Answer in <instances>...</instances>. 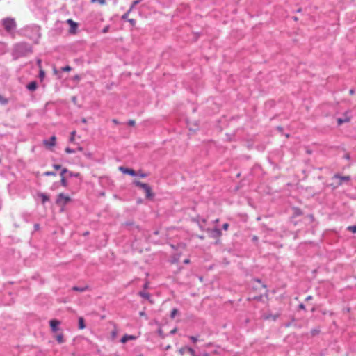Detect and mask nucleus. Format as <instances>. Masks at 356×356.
Wrapping results in <instances>:
<instances>
[{"instance_id": "23", "label": "nucleus", "mask_w": 356, "mask_h": 356, "mask_svg": "<svg viewBox=\"0 0 356 356\" xmlns=\"http://www.w3.org/2000/svg\"><path fill=\"white\" fill-rule=\"evenodd\" d=\"M134 184L136 186L140 187V188H142V189H143V188L145 186V185H146L147 184L143 183V182H141V181H134Z\"/></svg>"}, {"instance_id": "44", "label": "nucleus", "mask_w": 356, "mask_h": 356, "mask_svg": "<svg viewBox=\"0 0 356 356\" xmlns=\"http://www.w3.org/2000/svg\"><path fill=\"white\" fill-rule=\"evenodd\" d=\"M109 29H110L109 26H105V27L102 29V33H107V32L108 31Z\"/></svg>"}, {"instance_id": "41", "label": "nucleus", "mask_w": 356, "mask_h": 356, "mask_svg": "<svg viewBox=\"0 0 356 356\" xmlns=\"http://www.w3.org/2000/svg\"><path fill=\"white\" fill-rule=\"evenodd\" d=\"M343 159H346V160H350V154L349 153H346L343 156Z\"/></svg>"}, {"instance_id": "56", "label": "nucleus", "mask_w": 356, "mask_h": 356, "mask_svg": "<svg viewBox=\"0 0 356 356\" xmlns=\"http://www.w3.org/2000/svg\"><path fill=\"white\" fill-rule=\"evenodd\" d=\"M78 150L79 151H82L83 150V147H78Z\"/></svg>"}, {"instance_id": "40", "label": "nucleus", "mask_w": 356, "mask_h": 356, "mask_svg": "<svg viewBox=\"0 0 356 356\" xmlns=\"http://www.w3.org/2000/svg\"><path fill=\"white\" fill-rule=\"evenodd\" d=\"M229 223H227V222H225V223H224V224L222 225V229H223L224 230H227V229H228V228H229Z\"/></svg>"}, {"instance_id": "26", "label": "nucleus", "mask_w": 356, "mask_h": 356, "mask_svg": "<svg viewBox=\"0 0 356 356\" xmlns=\"http://www.w3.org/2000/svg\"><path fill=\"white\" fill-rule=\"evenodd\" d=\"M6 52V45L3 42H0V55Z\"/></svg>"}, {"instance_id": "27", "label": "nucleus", "mask_w": 356, "mask_h": 356, "mask_svg": "<svg viewBox=\"0 0 356 356\" xmlns=\"http://www.w3.org/2000/svg\"><path fill=\"white\" fill-rule=\"evenodd\" d=\"M44 76H45L44 71L42 69L40 68V72H39L38 77L40 78V79L41 81H42L43 79L44 78Z\"/></svg>"}, {"instance_id": "1", "label": "nucleus", "mask_w": 356, "mask_h": 356, "mask_svg": "<svg viewBox=\"0 0 356 356\" xmlns=\"http://www.w3.org/2000/svg\"><path fill=\"white\" fill-rule=\"evenodd\" d=\"M21 33L23 36L33 41L35 44L38 43L42 35L40 26L34 24L24 26L21 29Z\"/></svg>"}, {"instance_id": "59", "label": "nucleus", "mask_w": 356, "mask_h": 356, "mask_svg": "<svg viewBox=\"0 0 356 356\" xmlns=\"http://www.w3.org/2000/svg\"><path fill=\"white\" fill-rule=\"evenodd\" d=\"M82 122H86V119H83V120H82Z\"/></svg>"}, {"instance_id": "25", "label": "nucleus", "mask_w": 356, "mask_h": 356, "mask_svg": "<svg viewBox=\"0 0 356 356\" xmlns=\"http://www.w3.org/2000/svg\"><path fill=\"white\" fill-rule=\"evenodd\" d=\"M8 103V99L0 95V104L2 105H6Z\"/></svg>"}, {"instance_id": "9", "label": "nucleus", "mask_w": 356, "mask_h": 356, "mask_svg": "<svg viewBox=\"0 0 356 356\" xmlns=\"http://www.w3.org/2000/svg\"><path fill=\"white\" fill-rule=\"evenodd\" d=\"M143 190L145 192L146 198L152 199L154 197V194L152 193V188L149 184H147Z\"/></svg>"}, {"instance_id": "20", "label": "nucleus", "mask_w": 356, "mask_h": 356, "mask_svg": "<svg viewBox=\"0 0 356 356\" xmlns=\"http://www.w3.org/2000/svg\"><path fill=\"white\" fill-rule=\"evenodd\" d=\"M56 339L59 343H63L65 341L63 334L62 333L57 334Z\"/></svg>"}, {"instance_id": "31", "label": "nucleus", "mask_w": 356, "mask_h": 356, "mask_svg": "<svg viewBox=\"0 0 356 356\" xmlns=\"http://www.w3.org/2000/svg\"><path fill=\"white\" fill-rule=\"evenodd\" d=\"M177 314H178V309L175 308L171 312L170 317L172 318H174Z\"/></svg>"}, {"instance_id": "22", "label": "nucleus", "mask_w": 356, "mask_h": 356, "mask_svg": "<svg viewBox=\"0 0 356 356\" xmlns=\"http://www.w3.org/2000/svg\"><path fill=\"white\" fill-rule=\"evenodd\" d=\"M67 174L69 177H79L81 175L79 172H74L69 170L67 172Z\"/></svg>"}, {"instance_id": "17", "label": "nucleus", "mask_w": 356, "mask_h": 356, "mask_svg": "<svg viewBox=\"0 0 356 356\" xmlns=\"http://www.w3.org/2000/svg\"><path fill=\"white\" fill-rule=\"evenodd\" d=\"M86 327V325L84 323V319L83 317L79 318V328L83 330Z\"/></svg>"}, {"instance_id": "5", "label": "nucleus", "mask_w": 356, "mask_h": 356, "mask_svg": "<svg viewBox=\"0 0 356 356\" xmlns=\"http://www.w3.org/2000/svg\"><path fill=\"white\" fill-rule=\"evenodd\" d=\"M70 201L71 198L68 195L61 193L58 195L56 200V203L60 206H65Z\"/></svg>"}, {"instance_id": "28", "label": "nucleus", "mask_w": 356, "mask_h": 356, "mask_svg": "<svg viewBox=\"0 0 356 356\" xmlns=\"http://www.w3.org/2000/svg\"><path fill=\"white\" fill-rule=\"evenodd\" d=\"M131 13V11H129V10H128L127 11V13H125L122 16V17H121V18H122V20H127V21H128V19H129L128 18V16H129V13Z\"/></svg>"}, {"instance_id": "2", "label": "nucleus", "mask_w": 356, "mask_h": 356, "mask_svg": "<svg viewBox=\"0 0 356 356\" xmlns=\"http://www.w3.org/2000/svg\"><path fill=\"white\" fill-rule=\"evenodd\" d=\"M33 52L32 46L26 42H20L15 44L12 49V56L14 59L26 56Z\"/></svg>"}, {"instance_id": "58", "label": "nucleus", "mask_w": 356, "mask_h": 356, "mask_svg": "<svg viewBox=\"0 0 356 356\" xmlns=\"http://www.w3.org/2000/svg\"><path fill=\"white\" fill-rule=\"evenodd\" d=\"M169 348H170V345L166 347V349H169Z\"/></svg>"}, {"instance_id": "19", "label": "nucleus", "mask_w": 356, "mask_h": 356, "mask_svg": "<svg viewBox=\"0 0 356 356\" xmlns=\"http://www.w3.org/2000/svg\"><path fill=\"white\" fill-rule=\"evenodd\" d=\"M138 295H139L140 296H141L142 298H145V299H147V300H150V295H149V293H147V292H145V291H140V292L138 293Z\"/></svg>"}, {"instance_id": "42", "label": "nucleus", "mask_w": 356, "mask_h": 356, "mask_svg": "<svg viewBox=\"0 0 356 356\" xmlns=\"http://www.w3.org/2000/svg\"><path fill=\"white\" fill-rule=\"evenodd\" d=\"M127 124L129 125V126H134L136 122L134 120H129L127 122Z\"/></svg>"}, {"instance_id": "30", "label": "nucleus", "mask_w": 356, "mask_h": 356, "mask_svg": "<svg viewBox=\"0 0 356 356\" xmlns=\"http://www.w3.org/2000/svg\"><path fill=\"white\" fill-rule=\"evenodd\" d=\"M44 175L47 176V177H49V176H56V173L55 172H53V171H47V172H44Z\"/></svg>"}, {"instance_id": "32", "label": "nucleus", "mask_w": 356, "mask_h": 356, "mask_svg": "<svg viewBox=\"0 0 356 356\" xmlns=\"http://www.w3.org/2000/svg\"><path fill=\"white\" fill-rule=\"evenodd\" d=\"M67 172H68L67 168H62V170L60 172V177H65V174L67 173Z\"/></svg>"}, {"instance_id": "11", "label": "nucleus", "mask_w": 356, "mask_h": 356, "mask_svg": "<svg viewBox=\"0 0 356 356\" xmlns=\"http://www.w3.org/2000/svg\"><path fill=\"white\" fill-rule=\"evenodd\" d=\"M56 136H52L49 140H44V144L47 147H54L56 144Z\"/></svg>"}, {"instance_id": "48", "label": "nucleus", "mask_w": 356, "mask_h": 356, "mask_svg": "<svg viewBox=\"0 0 356 356\" xmlns=\"http://www.w3.org/2000/svg\"><path fill=\"white\" fill-rule=\"evenodd\" d=\"M139 314H140V316H145V313L143 311L140 312Z\"/></svg>"}, {"instance_id": "12", "label": "nucleus", "mask_w": 356, "mask_h": 356, "mask_svg": "<svg viewBox=\"0 0 356 356\" xmlns=\"http://www.w3.org/2000/svg\"><path fill=\"white\" fill-rule=\"evenodd\" d=\"M26 88L29 91L33 92L38 88V83L36 81H31L26 85Z\"/></svg>"}, {"instance_id": "6", "label": "nucleus", "mask_w": 356, "mask_h": 356, "mask_svg": "<svg viewBox=\"0 0 356 356\" xmlns=\"http://www.w3.org/2000/svg\"><path fill=\"white\" fill-rule=\"evenodd\" d=\"M208 233L209 234V236L213 238H218L222 235L221 230L216 227L209 229Z\"/></svg>"}, {"instance_id": "46", "label": "nucleus", "mask_w": 356, "mask_h": 356, "mask_svg": "<svg viewBox=\"0 0 356 356\" xmlns=\"http://www.w3.org/2000/svg\"><path fill=\"white\" fill-rule=\"evenodd\" d=\"M147 176V175L145 174V173H140V177H142V178L146 177Z\"/></svg>"}, {"instance_id": "57", "label": "nucleus", "mask_w": 356, "mask_h": 356, "mask_svg": "<svg viewBox=\"0 0 356 356\" xmlns=\"http://www.w3.org/2000/svg\"><path fill=\"white\" fill-rule=\"evenodd\" d=\"M113 122L114 123H115V124H117V123H118V122H117V120H113Z\"/></svg>"}, {"instance_id": "37", "label": "nucleus", "mask_w": 356, "mask_h": 356, "mask_svg": "<svg viewBox=\"0 0 356 356\" xmlns=\"http://www.w3.org/2000/svg\"><path fill=\"white\" fill-rule=\"evenodd\" d=\"M92 3L99 2L100 4L104 5L106 3V0H91Z\"/></svg>"}, {"instance_id": "33", "label": "nucleus", "mask_w": 356, "mask_h": 356, "mask_svg": "<svg viewBox=\"0 0 356 356\" xmlns=\"http://www.w3.org/2000/svg\"><path fill=\"white\" fill-rule=\"evenodd\" d=\"M61 70L63 72H70V71L72 70V67L70 66H69V65H67V66L63 67L61 68Z\"/></svg>"}, {"instance_id": "62", "label": "nucleus", "mask_w": 356, "mask_h": 356, "mask_svg": "<svg viewBox=\"0 0 356 356\" xmlns=\"http://www.w3.org/2000/svg\"><path fill=\"white\" fill-rule=\"evenodd\" d=\"M253 239H254V240H257V237H256V236H254Z\"/></svg>"}, {"instance_id": "50", "label": "nucleus", "mask_w": 356, "mask_h": 356, "mask_svg": "<svg viewBox=\"0 0 356 356\" xmlns=\"http://www.w3.org/2000/svg\"><path fill=\"white\" fill-rule=\"evenodd\" d=\"M176 332H177V329H173L172 330L170 331V334H174L176 333Z\"/></svg>"}, {"instance_id": "53", "label": "nucleus", "mask_w": 356, "mask_h": 356, "mask_svg": "<svg viewBox=\"0 0 356 356\" xmlns=\"http://www.w3.org/2000/svg\"><path fill=\"white\" fill-rule=\"evenodd\" d=\"M39 227H40V226H39V225H38V224H35V225H34L35 229H39Z\"/></svg>"}, {"instance_id": "4", "label": "nucleus", "mask_w": 356, "mask_h": 356, "mask_svg": "<svg viewBox=\"0 0 356 356\" xmlns=\"http://www.w3.org/2000/svg\"><path fill=\"white\" fill-rule=\"evenodd\" d=\"M333 180H337V181L335 184H332V186H333L334 188H336L339 187V186L342 185L343 181H349L350 180V176H342L339 174H334V176L332 178Z\"/></svg>"}, {"instance_id": "51", "label": "nucleus", "mask_w": 356, "mask_h": 356, "mask_svg": "<svg viewBox=\"0 0 356 356\" xmlns=\"http://www.w3.org/2000/svg\"><path fill=\"white\" fill-rule=\"evenodd\" d=\"M125 225H127V226H130V225H133V222H127L125 223Z\"/></svg>"}, {"instance_id": "15", "label": "nucleus", "mask_w": 356, "mask_h": 356, "mask_svg": "<svg viewBox=\"0 0 356 356\" xmlns=\"http://www.w3.org/2000/svg\"><path fill=\"white\" fill-rule=\"evenodd\" d=\"M88 289V286H73L72 287V290L73 291H79V292H84V291H87Z\"/></svg>"}, {"instance_id": "21", "label": "nucleus", "mask_w": 356, "mask_h": 356, "mask_svg": "<svg viewBox=\"0 0 356 356\" xmlns=\"http://www.w3.org/2000/svg\"><path fill=\"white\" fill-rule=\"evenodd\" d=\"M141 1H142V0H134V1L132 2V3H131V6H130V8H129V11H131H131L134 10V8H135V6H136V5H138V3H140L141 2Z\"/></svg>"}, {"instance_id": "13", "label": "nucleus", "mask_w": 356, "mask_h": 356, "mask_svg": "<svg viewBox=\"0 0 356 356\" xmlns=\"http://www.w3.org/2000/svg\"><path fill=\"white\" fill-rule=\"evenodd\" d=\"M136 339V337L134 336V335H128V334H125L124 335L120 341L122 343H126L127 341L129 340H134Z\"/></svg>"}, {"instance_id": "39", "label": "nucleus", "mask_w": 356, "mask_h": 356, "mask_svg": "<svg viewBox=\"0 0 356 356\" xmlns=\"http://www.w3.org/2000/svg\"><path fill=\"white\" fill-rule=\"evenodd\" d=\"M128 22L131 24V26H134L136 25V20L134 19H128Z\"/></svg>"}, {"instance_id": "36", "label": "nucleus", "mask_w": 356, "mask_h": 356, "mask_svg": "<svg viewBox=\"0 0 356 356\" xmlns=\"http://www.w3.org/2000/svg\"><path fill=\"white\" fill-rule=\"evenodd\" d=\"M187 351L191 355V356H196L195 355V351L192 348L187 347Z\"/></svg>"}, {"instance_id": "43", "label": "nucleus", "mask_w": 356, "mask_h": 356, "mask_svg": "<svg viewBox=\"0 0 356 356\" xmlns=\"http://www.w3.org/2000/svg\"><path fill=\"white\" fill-rule=\"evenodd\" d=\"M189 338L193 343H195L197 341V338L196 337L191 336Z\"/></svg>"}, {"instance_id": "18", "label": "nucleus", "mask_w": 356, "mask_h": 356, "mask_svg": "<svg viewBox=\"0 0 356 356\" xmlns=\"http://www.w3.org/2000/svg\"><path fill=\"white\" fill-rule=\"evenodd\" d=\"M293 216H295V217L301 216L302 214V210L298 207L293 208Z\"/></svg>"}, {"instance_id": "3", "label": "nucleus", "mask_w": 356, "mask_h": 356, "mask_svg": "<svg viewBox=\"0 0 356 356\" xmlns=\"http://www.w3.org/2000/svg\"><path fill=\"white\" fill-rule=\"evenodd\" d=\"M0 24L8 35L14 38L17 29V23L14 18L10 17H5L0 21Z\"/></svg>"}, {"instance_id": "61", "label": "nucleus", "mask_w": 356, "mask_h": 356, "mask_svg": "<svg viewBox=\"0 0 356 356\" xmlns=\"http://www.w3.org/2000/svg\"><path fill=\"white\" fill-rule=\"evenodd\" d=\"M300 307L301 308H304V305H300Z\"/></svg>"}, {"instance_id": "52", "label": "nucleus", "mask_w": 356, "mask_h": 356, "mask_svg": "<svg viewBox=\"0 0 356 356\" xmlns=\"http://www.w3.org/2000/svg\"><path fill=\"white\" fill-rule=\"evenodd\" d=\"M349 93L350 95H353L355 93V90L353 89H350V91H349Z\"/></svg>"}, {"instance_id": "34", "label": "nucleus", "mask_w": 356, "mask_h": 356, "mask_svg": "<svg viewBox=\"0 0 356 356\" xmlns=\"http://www.w3.org/2000/svg\"><path fill=\"white\" fill-rule=\"evenodd\" d=\"M65 151L67 154H72V153H74L75 152V150L74 149H72V148H70L69 147H66Z\"/></svg>"}, {"instance_id": "7", "label": "nucleus", "mask_w": 356, "mask_h": 356, "mask_svg": "<svg viewBox=\"0 0 356 356\" xmlns=\"http://www.w3.org/2000/svg\"><path fill=\"white\" fill-rule=\"evenodd\" d=\"M66 22L70 25L69 33L71 34H74L76 32V29L78 28V24L74 22L72 19H68Z\"/></svg>"}, {"instance_id": "49", "label": "nucleus", "mask_w": 356, "mask_h": 356, "mask_svg": "<svg viewBox=\"0 0 356 356\" xmlns=\"http://www.w3.org/2000/svg\"><path fill=\"white\" fill-rule=\"evenodd\" d=\"M189 262H190V260L188 259H186L184 260V263L186 264H189Z\"/></svg>"}, {"instance_id": "54", "label": "nucleus", "mask_w": 356, "mask_h": 356, "mask_svg": "<svg viewBox=\"0 0 356 356\" xmlns=\"http://www.w3.org/2000/svg\"><path fill=\"white\" fill-rule=\"evenodd\" d=\"M38 65L40 67V65H41V60H38Z\"/></svg>"}, {"instance_id": "14", "label": "nucleus", "mask_w": 356, "mask_h": 356, "mask_svg": "<svg viewBox=\"0 0 356 356\" xmlns=\"http://www.w3.org/2000/svg\"><path fill=\"white\" fill-rule=\"evenodd\" d=\"M350 120V118L346 114L344 118H339L337 119V123L339 125L342 124L343 123L348 122Z\"/></svg>"}, {"instance_id": "60", "label": "nucleus", "mask_w": 356, "mask_h": 356, "mask_svg": "<svg viewBox=\"0 0 356 356\" xmlns=\"http://www.w3.org/2000/svg\"><path fill=\"white\" fill-rule=\"evenodd\" d=\"M218 221H219V220H218V219H216V220H215V221H214V222H218Z\"/></svg>"}, {"instance_id": "45", "label": "nucleus", "mask_w": 356, "mask_h": 356, "mask_svg": "<svg viewBox=\"0 0 356 356\" xmlns=\"http://www.w3.org/2000/svg\"><path fill=\"white\" fill-rule=\"evenodd\" d=\"M75 133L76 132L74 131L71 133V136H70V142H72L74 140V136L75 135Z\"/></svg>"}, {"instance_id": "35", "label": "nucleus", "mask_w": 356, "mask_h": 356, "mask_svg": "<svg viewBox=\"0 0 356 356\" xmlns=\"http://www.w3.org/2000/svg\"><path fill=\"white\" fill-rule=\"evenodd\" d=\"M186 350H187V347H183V348H181L179 350V353L181 355H184Z\"/></svg>"}, {"instance_id": "16", "label": "nucleus", "mask_w": 356, "mask_h": 356, "mask_svg": "<svg viewBox=\"0 0 356 356\" xmlns=\"http://www.w3.org/2000/svg\"><path fill=\"white\" fill-rule=\"evenodd\" d=\"M38 195H39V197H41L42 204H44L45 202H47L49 200V196L47 195H46L45 193H41Z\"/></svg>"}, {"instance_id": "38", "label": "nucleus", "mask_w": 356, "mask_h": 356, "mask_svg": "<svg viewBox=\"0 0 356 356\" xmlns=\"http://www.w3.org/2000/svg\"><path fill=\"white\" fill-rule=\"evenodd\" d=\"M53 168L55 169V170H62V165H59V164H54L53 165Z\"/></svg>"}, {"instance_id": "47", "label": "nucleus", "mask_w": 356, "mask_h": 356, "mask_svg": "<svg viewBox=\"0 0 356 356\" xmlns=\"http://www.w3.org/2000/svg\"><path fill=\"white\" fill-rule=\"evenodd\" d=\"M148 287H149V283L148 282L145 283L143 288L145 289H147Z\"/></svg>"}, {"instance_id": "24", "label": "nucleus", "mask_w": 356, "mask_h": 356, "mask_svg": "<svg viewBox=\"0 0 356 356\" xmlns=\"http://www.w3.org/2000/svg\"><path fill=\"white\" fill-rule=\"evenodd\" d=\"M60 184L63 187H67V186L68 184H67V179H66L65 177H60Z\"/></svg>"}, {"instance_id": "29", "label": "nucleus", "mask_w": 356, "mask_h": 356, "mask_svg": "<svg viewBox=\"0 0 356 356\" xmlns=\"http://www.w3.org/2000/svg\"><path fill=\"white\" fill-rule=\"evenodd\" d=\"M347 230H348L353 233H356V225L348 226L347 227Z\"/></svg>"}, {"instance_id": "8", "label": "nucleus", "mask_w": 356, "mask_h": 356, "mask_svg": "<svg viewBox=\"0 0 356 356\" xmlns=\"http://www.w3.org/2000/svg\"><path fill=\"white\" fill-rule=\"evenodd\" d=\"M60 324V321L58 320L53 319L49 321V325L52 332H56L59 330L58 326Z\"/></svg>"}, {"instance_id": "55", "label": "nucleus", "mask_w": 356, "mask_h": 356, "mask_svg": "<svg viewBox=\"0 0 356 356\" xmlns=\"http://www.w3.org/2000/svg\"><path fill=\"white\" fill-rule=\"evenodd\" d=\"M311 299H312V296H311L307 297V298H306L307 300H311Z\"/></svg>"}, {"instance_id": "10", "label": "nucleus", "mask_w": 356, "mask_h": 356, "mask_svg": "<svg viewBox=\"0 0 356 356\" xmlns=\"http://www.w3.org/2000/svg\"><path fill=\"white\" fill-rule=\"evenodd\" d=\"M119 170L124 174H127V175H129L131 176H136V172L135 170H134L133 169H131V168H125V167H123V166H120L119 168Z\"/></svg>"}]
</instances>
